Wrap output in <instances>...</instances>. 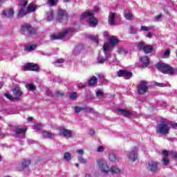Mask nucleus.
<instances>
[{"label": "nucleus", "mask_w": 177, "mask_h": 177, "mask_svg": "<svg viewBox=\"0 0 177 177\" xmlns=\"http://www.w3.org/2000/svg\"><path fill=\"white\" fill-rule=\"evenodd\" d=\"M57 96L62 97V96H64V93H57Z\"/></svg>", "instance_id": "obj_56"}, {"label": "nucleus", "mask_w": 177, "mask_h": 177, "mask_svg": "<svg viewBox=\"0 0 177 177\" xmlns=\"http://www.w3.org/2000/svg\"><path fill=\"white\" fill-rule=\"evenodd\" d=\"M148 169L149 171H156V162H151L149 163Z\"/></svg>", "instance_id": "obj_33"}, {"label": "nucleus", "mask_w": 177, "mask_h": 177, "mask_svg": "<svg viewBox=\"0 0 177 177\" xmlns=\"http://www.w3.org/2000/svg\"><path fill=\"white\" fill-rule=\"evenodd\" d=\"M77 160L79 162L82 164H86V159L84 158L82 156H79Z\"/></svg>", "instance_id": "obj_40"}, {"label": "nucleus", "mask_w": 177, "mask_h": 177, "mask_svg": "<svg viewBox=\"0 0 177 177\" xmlns=\"http://www.w3.org/2000/svg\"><path fill=\"white\" fill-rule=\"evenodd\" d=\"M77 153H78V154H84V149H78L77 151Z\"/></svg>", "instance_id": "obj_54"}, {"label": "nucleus", "mask_w": 177, "mask_h": 177, "mask_svg": "<svg viewBox=\"0 0 177 177\" xmlns=\"http://www.w3.org/2000/svg\"><path fill=\"white\" fill-rule=\"evenodd\" d=\"M35 129H37L38 131H41L44 128V125L42 124H37L35 126Z\"/></svg>", "instance_id": "obj_43"}, {"label": "nucleus", "mask_w": 177, "mask_h": 177, "mask_svg": "<svg viewBox=\"0 0 177 177\" xmlns=\"http://www.w3.org/2000/svg\"><path fill=\"white\" fill-rule=\"evenodd\" d=\"M99 12V7H94L93 10L86 11L82 13L80 16V21L86 19L88 16H95V13H98Z\"/></svg>", "instance_id": "obj_12"}, {"label": "nucleus", "mask_w": 177, "mask_h": 177, "mask_svg": "<svg viewBox=\"0 0 177 177\" xmlns=\"http://www.w3.org/2000/svg\"><path fill=\"white\" fill-rule=\"evenodd\" d=\"M91 39L96 44H99V36H94L91 38Z\"/></svg>", "instance_id": "obj_46"}, {"label": "nucleus", "mask_w": 177, "mask_h": 177, "mask_svg": "<svg viewBox=\"0 0 177 177\" xmlns=\"http://www.w3.org/2000/svg\"><path fill=\"white\" fill-rule=\"evenodd\" d=\"M42 136L44 138H47L48 139H53V138H55V134L50 132H48L46 131H44L42 132Z\"/></svg>", "instance_id": "obj_26"}, {"label": "nucleus", "mask_w": 177, "mask_h": 177, "mask_svg": "<svg viewBox=\"0 0 177 177\" xmlns=\"http://www.w3.org/2000/svg\"><path fill=\"white\" fill-rule=\"evenodd\" d=\"M24 71H39V66L34 62H28L24 66Z\"/></svg>", "instance_id": "obj_10"}, {"label": "nucleus", "mask_w": 177, "mask_h": 177, "mask_svg": "<svg viewBox=\"0 0 177 177\" xmlns=\"http://www.w3.org/2000/svg\"><path fill=\"white\" fill-rule=\"evenodd\" d=\"M64 1V2H69L70 1V0H63Z\"/></svg>", "instance_id": "obj_62"}, {"label": "nucleus", "mask_w": 177, "mask_h": 177, "mask_svg": "<svg viewBox=\"0 0 177 177\" xmlns=\"http://www.w3.org/2000/svg\"><path fill=\"white\" fill-rule=\"evenodd\" d=\"M58 3H59V0H48L47 1V3L50 6H56V5H57Z\"/></svg>", "instance_id": "obj_34"}, {"label": "nucleus", "mask_w": 177, "mask_h": 177, "mask_svg": "<svg viewBox=\"0 0 177 177\" xmlns=\"http://www.w3.org/2000/svg\"><path fill=\"white\" fill-rule=\"evenodd\" d=\"M85 177H91V174H87L85 175Z\"/></svg>", "instance_id": "obj_59"}, {"label": "nucleus", "mask_w": 177, "mask_h": 177, "mask_svg": "<svg viewBox=\"0 0 177 177\" xmlns=\"http://www.w3.org/2000/svg\"><path fill=\"white\" fill-rule=\"evenodd\" d=\"M15 132L16 135H20L21 133H24L25 132H27V127H26L25 129L18 128L15 130Z\"/></svg>", "instance_id": "obj_32"}, {"label": "nucleus", "mask_w": 177, "mask_h": 177, "mask_svg": "<svg viewBox=\"0 0 177 177\" xmlns=\"http://www.w3.org/2000/svg\"><path fill=\"white\" fill-rule=\"evenodd\" d=\"M97 151H98L99 153H100V152H102V151H104V147H103V146H99V147H97Z\"/></svg>", "instance_id": "obj_50"}, {"label": "nucleus", "mask_w": 177, "mask_h": 177, "mask_svg": "<svg viewBox=\"0 0 177 177\" xmlns=\"http://www.w3.org/2000/svg\"><path fill=\"white\" fill-rule=\"evenodd\" d=\"M21 2V8L19 10V12L18 13H17V19H20V17H24V16H26V9H27V8L26 6H27V5H28V0H20Z\"/></svg>", "instance_id": "obj_11"}, {"label": "nucleus", "mask_w": 177, "mask_h": 177, "mask_svg": "<svg viewBox=\"0 0 177 177\" xmlns=\"http://www.w3.org/2000/svg\"><path fill=\"white\" fill-rule=\"evenodd\" d=\"M162 155L163 156V157H166L168 158V156H169V151L167 150H163L162 151Z\"/></svg>", "instance_id": "obj_42"}, {"label": "nucleus", "mask_w": 177, "mask_h": 177, "mask_svg": "<svg viewBox=\"0 0 177 177\" xmlns=\"http://www.w3.org/2000/svg\"><path fill=\"white\" fill-rule=\"evenodd\" d=\"M35 9H37V6L33 3H29L27 8H26V16L28 15V13H32V12H35Z\"/></svg>", "instance_id": "obj_20"}, {"label": "nucleus", "mask_w": 177, "mask_h": 177, "mask_svg": "<svg viewBox=\"0 0 177 177\" xmlns=\"http://www.w3.org/2000/svg\"><path fill=\"white\" fill-rule=\"evenodd\" d=\"M81 88L82 89H85V85L82 86Z\"/></svg>", "instance_id": "obj_60"}, {"label": "nucleus", "mask_w": 177, "mask_h": 177, "mask_svg": "<svg viewBox=\"0 0 177 177\" xmlns=\"http://www.w3.org/2000/svg\"><path fill=\"white\" fill-rule=\"evenodd\" d=\"M26 88L32 92L37 91V87H35V86L32 84H27Z\"/></svg>", "instance_id": "obj_30"}, {"label": "nucleus", "mask_w": 177, "mask_h": 177, "mask_svg": "<svg viewBox=\"0 0 177 177\" xmlns=\"http://www.w3.org/2000/svg\"><path fill=\"white\" fill-rule=\"evenodd\" d=\"M108 22L110 26L115 25V12H111L110 16H109Z\"/></svg>", "instance_id": "obj_23"}, {"label": "nucleus", "mask_w": 177, "mask_h": 177, "mask_svg": "<svg viewBox=\"0 0 177 177\" xmlns=\"http://www.w3.org/2000/svg\"><path fill=\"white\" fill-rule=\"evenodd\" d=\"M136 88L138 95H145L149 91V83L146 81H140L138 83Z\"/></svg>", "instance_id": "obj_7"}, {"label": "nucleus", "mask_w": 177, "mask_h": 177, "mask_svg": "<svg viewBox=\"0 0 177 177\" xmlns=\"http://www.w3.org/2000/svg\"><path fill=\"white\" fill-rule=\"evenodd\" d=\"M12 93L15 97L12 96L11 95H9L8 93H4V96L7 98L9 99V100H11L12 102L15 100H21V96H23V91L20 90V88L19 87H15L12 89Z\"/></svg>", "instance_id": "obj_4"}, {"label": "nucleus", "mask_w": 177, "mask_h": 177, "mask_svg": "<svg viewBox=\"0 0 177 177\" xmlns=\"http://www.w3.org/2000/svg\"><path fill=\"white\" fill-rule=\"evenodd\" d=\"M58 131H59L60 136H63V138H68V139L73 138V131L71 130L64 127H59Z\"/></svg>", "instance_id": "obj_14"}, {"label": "nucleus", "mask_w": 177, "mask_h": 177, "mask_svg": "<svg viewBox=\"0 0 177 177\" xmlns=\"http://www.w3.org/2000/svg\"><path fill=\"white\" fill-rule=\"evenodd\" d=\"M88 17L89 18L87 20V23L90 27H96L99 24V19L95 15L88 16Z\"/></svg>", "instance_id": "obj_15"}, {"label": "nucleus", "mask_w": 177, "mask_h": 177, "mask_svg": "<svg viewBox=\"0 0 177 177\" xmlns=\"http://www.w3.org/2000/svg\"><path fill=\"white\" fill-rule=\"evenodd\" d=\"M156 86H159L160 88H164V86H165V84L158 83L156 82Z\"/></svg>", "instance_id": "obj_49"}, {"label": "nucleus", "mask_w": 177, "mask_h": 177, "mask_svg": "<svg viewBox=\"0 0 177 177\" xmlns=\"http://www.w3.org/2000/svg\"><path fill=\"white\" fill-rule=\"evenodd\" d=\"M95 84H97V77L96 76H92L88 81V86H93Z\"/></svg>", "instance_id": "obj_27"}, {"label": "nucleus", "mask_w": 177, "mask_h": 177, "mask_svg": "<svg viewBox=\"0 0 177 177\" xmlns=\"http://www.w3.org/2000/svg\"><path fill=\"white\" fill-rule=\"evenodd\" d=\"M57 63L59 64H62V63H64V59H57Z\"/></svg>", "instance_id": "obj_52"}, {"label": "nucleus", "mask_w": 177, "mask_h": 177, "mask_svg": "<svg viewBox=\"0 0 177 177\" xmlns=\"http://www.w3.org/2000/svg\"><path fill=\"white\" fill-rule=\"evenodd\" d=\"M162 17V14H160V15H158L156 17V20H160V19H161Z\"/></svg>", "instance_id": "obj_53"}, {"label": "nucleus", "mask_w": 177, "mask_h": 177, "mask_svg": "<svg viewBox=\"0 0 177 177\" xmlns=\"http://www.w3.org/2000/svg\"><path fill=\"white\" fill-rule=\"evenodd\" d=\"M64 160H65V161H70L71 160V154H70L69 152H66L64 154Z\"/></svg>", "instance_id": "obj_35"}, {"label": "nucleus", "mask_w": 177, "mask_h": 177, "mask_svg": "<svg viewBox=\"0 0 177 177\" xmlns=\"http://www.w3.org/2000/svg\"><path fill=\"white\" fill-rule=\"evenodd\" d=\"M105 58H101L98 61V64H104L106 62H109V59H111V52L107 50H103Z\"/></svg>", "instance_id": "obj_17"}, {"label": "nucleus", "mask_w": 177, "mask_h": 177, "mask_svg": "<svg viewBox=\"0 0 177 177\" xmlns=\"http://www.w3.org/2000/svg\"><path fill=\"white\" fill-rule=\"evenodd\" d=\"M150 30V28L145 26H141L140 30V31H149Z\"/></svg>", "instance_id": "obj_44"}, {"label": "nucleus", "mask_w": 177, "mask_h": 177, "mask_svg": "<svg viewBox=\"0 0 177 177\" xmlns=\"http://www.w3.org/2000/svg\"><path fill=\"white\" fill-rule=\"evenodd\" d=\"M96 96L97 97H100V96L104 97V94L103 93V91L102 90L96 91Z\"/></svg>", "instance_id": "obj_41"}, {"label": "nucleus", "mask_w": 177, "mask_h": 177, "mask_svg": "<svg viewBox=\"0 0 177 177\" xmlns=\"http://www.w3.org/2000/svg\"><path fill=\"white\" fill-rule=\"evenodd\" d=\"M128 158L129 160H130V161L134 162V161H136V160H138V153H136V151H131L128 155Z\"/></svg>", "instance_id": "obj_22"}, {"label": "nucleus", "mask_w": 177, "mask_h": 177, "mask_svg": "<svg viewBox=\"0 0 177 177\" xmlns=\"http://www.w3.org/2000/svg\"><path fill=\"white\" fill-rule=\"evenodd\" d=\"M37 49V45L36 44H32L30 46H27L24 48V50L26 52H31V50H35Z\"/></svg>", "instance_id": "obj_29"}, {"label": "nucleus", "mask_w": 177, "mask_h": 177, "mask_svg": "<svg viewBox=\"0 0 177 177\" xmlns=\"http://www.w3.org/2000/svg\"><path fill=\"white\" fill-rule=\"evenodd\" d=\"M68 32H70V30L68 29H66L58 35H52L50 36V38L53 40L62 39V38H64V37H66V35H67V34H68Z\"/></svg>", "instance_id": "obj_16"}, {"label": "nucleus", "mask_w": 177, "mask_h": 177, "mask_svg": "<svg viewBox=\"0 0 177 177\" xmlns=\"http://www.w3.org/2000/svg\"><path fill=\"white\" fill-rule=\"evenodd\" d=\"M47 21H52L54 19L53 11L49 10L46 12Z\"/></svg>", "instance_id": "obj_28"}, {"label": "nucleus", "mask_w": 177, "mask_h": 177, "mask_svg": "<svg viewBox=\"0 0 177 177\" xmlns=\"http://www.w3.org/2000/svg\"><path fill=\"white\" fill-rule=\"evenodd\" d=\"M3 2H5V0H0V6L3 3Z\"/></svg>", "instance_id": "obj_58"}, {"label": "nucleus", "mask_w": 177, "mask_h": 177, "mask_svg": "<svg viewBox=\"0 0 177 177\" xmlns=\"http://www.w3.org/2000/svg\"><path fill=\"white\" fill-rule=\"evenodd\" d=\"M57 20L59 23H67L68 21V14L64 10H59L57 13Z\"/></svg>", "instance_id": "obj_9"}, {"label": "nucleus", "mask_w": 177, "mask_h": 177, "mask_svg": "<svg viewBox=\"0 0 177 177\" xmlns=\"http://www.w3.org/2000/svg\"><path fill=\"white\" fill-rule=\"evenodd\" d=\"M81 111H82V107H80V106H75V112L78 113H81Z\"/></svg>", "instance_id": "obj_47"}, {"label": "nucleus", "mask_w": 177, "mask_h": 177, "mask_svg": "<svg viewBox=\"0 0 177 177\" xmlns=\"http://www.w3.org/2000/svg\"><path fill=\"white\" fill-rule=\"evenodd\" d=\"M171 128H175V124L167 119H162L158 124V132L160 135L167 136V135H169Z\"/></svg>", "instance_id": "obj_1"}, {"label": "nucleus", "mask_w": 177, "mask_h": 177, "mask_svg": "<svg viewBox=\"0 0 177 177\" xmlns=\"http://www.w3.org/2000/svg\"><path fill=\"white\" fill-rule=\"evenodd\" d=\"M118 111H119V113H122V115H123V117H131L132 115V113H131V111L127 110V109H118Z\"/></svg>", "instance_id": "obj_24"}, {"label": "nucleus", "mask_w": 177, "mask_h": 177, "mask_svg": "<svg viewBox=\"0 0 177 177\" xmlns=\"http://www.w3.org/2000/svg\"><path fill=\"white\" fill-rule=\"evenodd\" d=\"M147 38H151L153 37V33L149 32L148 34L147 35Z\"/></svg>", "instance_id": "obj_55"}, {"label": "nucleus", "mask_w": 177, "mask_h": 177, "mask_svg": "<svg viewBox=\"0 0 177 177\" xmlns=\"http://www.w3.org/2000/svg\"><path fill=\"white\" fill-rule=\"evenodd\" d=\"M32 120H34V118H32V117L28 118V121H29L30 122H31L32 121Z\"/></svg>", "instance_id": "obj_57"}, {"label": "nucleus", "mask_w": 177, "mask_h": 177, "mask_svg": "<svg viewBox=\"0 0 177 177\" xmlns=\"http://www.w3.org/2000/svg\"><path fill=\"white\" fill-rule=\"evenodd\" d=\"M75 165L77 167H80V165H79L78 163H75Z\"/></svg>", "instance_id": "obj_61"}, {"label": "nucleus", "mask_w": 177, "mask_h": 177, "mask_svg": "<svg viewBox=\"0 0 177 177\" xmlns=\"http://www.w3.org/2000/svg\"><path fill=\"white\" fill-rule=\"evenodd\" d=\"M0 120H2V118L0 116Z\"/></svg>", "instance_id": "obj_64"}, {"label": "nucleus", "mask_w": 177, "mask_h": 177, "mask_svg": "<svg viewBox=\"0 0 177 177\" xmlns=\"http://www.w3.org/2000/svg\"><path fill=\"white\" fill-rule=\"evenodd\" d=\"M156 67L160 73L162 74H169V75H174L177 73V69L172 68L169 64L164 62H158L156 64Z\"/></svg>", "instance_id": "obj_2"}, {"label": "nucleus", "mask_w": 177, "mask_h": 177, "mask_svg": "<svg viewBox=\"0 0 177 177\" xmlns=\"http://www.w3.org/2000/svg\"><path fill=\"white\" fill-rule=\"evenodd\" d=\"M85 49V46L82 43H80L79 44L75 46L73 49V54L75 55H80L82 50Z\"/></svg>", "instance_id": "obj_18"}, {"label": "nucleus", "mask_w": 177, "mask_h": 177, "mask_svg": "<svg viewBox=\"0 0 177 177\" xmlns=\"http://www.w3.org/2000/svg\"><path fill=\"white\" fill-rule=\"evenodd\" d=\"M2 161V156L0 155V162Z\"/></svg>", "instance_id": "obj_63"}, {"label": "nucleus", "mask_w": 177, "mask_h": 177, "mask_svg": "<svg viewBox=\"0 0 177 177\" xmlns=\"http://www.w3.org/2000/svg\"><path fill=\"white\" fill-rule=\"evenodd\" d=\"M140 60H141L142 64V67H147L149 64H150V59L147 56H143L140 57Z\"/></svg>", "instance_id": "obj_21"}, {"label": "nucleus", "mask_w": 177, "mask_h": 177, "mask_svg": "<svg viewBox=\"0 0 177 177\" xmlns=\"http://www.w3.org/2000/svg\"><path fill=\"white\" fill-rule=\"evenodd\" d=\"M108 41L109 43H104L103 46V50H107L108 52H110V48L114 47L120 42V40L115 37V36H110L108 38Z\"/></svg>", "instance_id": "obj_6"}, {"label": "nucleus", "mask_w": 177, "mask_h": 177, "mask_svg": "<svg viewBox=\"0 0 177 177\" xmlns=\"http://www.w3.org/2000/svg\"><path fill=\"white\" fill-rule=\"evenodd\" d=\"M30 164H31V160H25L22 162V166H21V168L19 169V171H24V169H26V168H28V167L30 166Z\"/></svg>", "instance_id": "obj_25"}, {"label": "nucleus", "mask_w": 177, "mask_h": 177, "mask_svg": "<svg viewBox=\"0 0 177 177\" xmlns=\"http://www.w3.org/2000/svg\"><path fill=\"white\" fill-rule=\"evenodd\" d=\"M117 75L120 78L123 77V78H125V80H130V78H132L133 74L131 71L120 69L117 72Z\"/></svg>", "instance_id": "obj_13"}, {"label": "nucleus", "mask_w": 177, "mask_h": 177, "mask_svg": "<svg viewBox=\"0 0 177 177\" xmlns=\"http://www.w3.org/2000/svg\"><path fill=\"white\" fill-rule=\"evenodd\" d=\"M97 165L99 168H100L101 171L104 174H109L110 171L111 174H120V169L116 168L115 167H112L111 169H109V166L107 165V162L106 160L103 159H99L97 160Z\"/></svg>", "instance_id": "obj_3"}, {"label": "nucleus", "mask_w": 177, "mask_h": 177, "mask_svg": "<svg viewBox=\"0 0 177 177\" xmlns=\"http://www.w3.org/2000/svg\"><path fill=\"white\" fill-rule=\"evenodd\" d=\"M169 159L167 157H163L162 159V162L163 165H168L169 164Z\"/></svg>", "instance_id": "obj_38"}, {"label": "nucleus", "mask_w": 177, "mask_h": 177, "mask_svg": "<svg viewBox=\"0 0 177 177\" xmlns=\"http://www.w3.org/2000/svg\"><path fill=\"white\" fill-rule=\"evenodd\" d=\"M82 111L84 113H92L93 109L89 106L82 107Z\"/></svg>", "instance_id": "obj_36"}, {"label": "nucleus", "mask_w": 177, "mask_h": 177, "mask_svg": "<svg viewBox=\"0 0 177 177\" xmlns=\"http://www.w3.org/2000/svg\"><path fill=\"white\" fill-rule=\"evenodd\" d=\"M170 154L173 157V158H176L177 160V152L174 151H170Z\"/></svg>", "instance_id": "obj_48"}, {"label": "nucleus", "mask_w": 177, "mask_h": 177, "mask_svg": "<svg viewBox=\"0 0 177 177\" xmlns=\"http://www.w3.org/2000/svg\"><path fill=\"white\" fill-rule=\"evenodd\" d=\"M3 16L6 19H12L15 16V10L13 9H10L8 10L3 11Z\"/></svg>", "instance_id": "obj_19"}, {"label": "nucleus", "mask_w": 177, "mask_h": 177, "mask_svg": "<svg viewBox=\"0 0 177 177\" xmlns=\"http://www.w3.org/2000/svg\"><path fill=\"white\" fill-rule=\"evenodd\" d=\"M133 15L132 13H131V12H129V13L124 15V17H125L126 19H127V20L131 19V18L133 17Z\"/></svg>", "instance_id": "obj_45"}, {"label": "nucleus", "mask_w": 177, "mask_h": 177, "mask_svg": "<svg viewBox=\"0 0 177 177\" xmlns=\"http://www.w3.org/2000/svg\"><path fill=\"white\" fill-rule=\"evenodd\" d=\"M70 100H75L77 99V92H73L69 96Z\"/></svg>", "instance_id": "obj_39"}, {"label": "nucleus", "mask_w": 177, "mask_h": 177, "mask_svg": "<svg viewBox=\"0 0 177 177\" xmlns=\"http://www.w3.org/2000/svg\"><path fill=\"white\" fill-rule=\"evenodd\" d=\"M109 160L110 161H113V162H115V161H118V159H117V156L114 153L109 154Z\"/></svg>", "instance_id": "obj_37"}, {"label": "nucleus", "mask_w": 177, "mask_h": 177, "mask_svg": "<svg viewBox=\"0 0 177 177\" xmlns=\"http://www.w3.org/2000/svg\"><path fill=\"white\" fill-rule=\"evenodd\" d=\"M136 48L138 50H140L141 52H144V53L148 55L149 53H151L154 50V48L151 45H147L145 41H140L137 43Z\"/></svg>", "instance_id": "obj_5"}, {"label": "nucleus", "mask_w": 177, "mask_h": 177, "mask_svg": "<svg viewBox=\"0 0 177 177\" xmlns=\"http://www.w3.org/2000/svg\"><path fill=\"white\" fill-rule=\"evenodd\" d=\"M169 55H171V49H167L165 53L162 55V59H168L169 57Z\"/></svg>", "instance_id": "obj_31"}, {"label": "nucleus", "mask_w": 177, "mask_h": 177, "mask_svg": "<svg viewBox=\"0 0 177 177\" xmlns=\"http://www.w3.org/2000/svg\"><path fill=\"white\" fill-rule=\"evenodd\" d=\"M20 31L21 32H27L28 35H34L37 34V30L29 24H24L21 26Z\"/></svg>", "instance_id": "obj_8"}, {"label": "nucleus", "mask_w": 177, "mask_h": 177, "mask_svg": "<svg viewBox=\"0 0 177 177\" xmlns=\"http://www.w3.org/2000/svg\"><path fill=\"white\" fill-rule=\"evenodd\" d=\"M95 130H93V129L89 130L88 135H90V136H93V135H95Z\"/></svg>", "instance_id": "obj_51"}]
</instances>
